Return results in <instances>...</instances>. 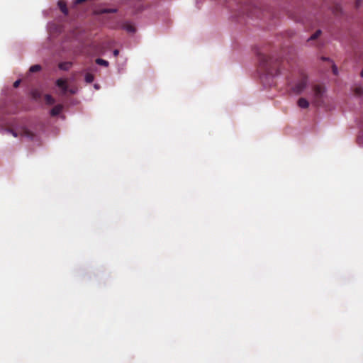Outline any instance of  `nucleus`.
<instances>
[{"mask_svg":"<svg viewBox=\"0 0 363 363\" xmlns=\"http://www.w3.org/2000/svg\"><path fill=\"white\" fill-rule=\"evenodd\" d=\"M113 54L114 57H117L119 54V50L117 49L114 50L113 52Z\"/></svg>","mask_w":363,"mask_h":363,"instance_id":"obj_21","label":"nucleus"},{"mask_svg":"<svg viewBox=\"0 0 363 363\" xmlns=\"http://www.w3.org/2000/svg\"><path fill=\"white\" fill-rule=\"evenodd\" d=\"M279 64L277 58L264 54L259 55V69L267 75H277L279 73Z\"/></svg>","mask_w":363,"mask_h":363,"instance_id":"obj_1","label":"nucleus"},{"mask_svg":"<svg viewBox=\"0 0 363 363\" xmlns=\"http://www.w3.org/2000/svg\"><path fill=\"white\" fill-rule=\"evenodd\" d=\"M62 108V105L60 104L55 106L50 111L51 116H56L59 115L61 113Z\"/></svg>","mask_w":363,"mask_h":363,"instance_id":"obj_5","label":"nucleus"},{"mask_svg":"<svg viewBox=\"0 0 363 363\" xmlns=\"http://www.w3.org/2000/svg\"><path fill=\"white\" fill-rule=\"evenodd\" d=\"M362 0H356L355 4L356 7H359L361 4Z\"/></svg>","mask_w":363,"mask_h":363,"instance_id":"obj_23","label":"nucleus"},{"mask_svg":"<svg viewBox=\"0 0 363 363\" xmlns=\"http://www.w3.org/2000/svg\"><path fill=\"white\" fill-rule=\"evenodd\" d=\"M313 102L315 106H320L323 102V97L325 93V87L323 85L316 84L313 86Z\"/></svg>","mask_w":363,"mask_h":363,"instance_id":"obj_2","label":"nucleus"},{"mask_svg":"<svg viewBox=\"0 0 363 363\" xmlns=\"http://www.w3.org/2000/svg\"><path fill=\"white\" fill-rule=\"evenodd\" d=\"M9 132H10L11 133H12V135H13L14 137H17V135H17V133H16L15 131H13V130H9Z\"/></svg>","mask_w":363,"mask_h":363,"instance_id":"obj_24","label":"nucleus"},{"mask_svg":"<svg viewBox=\"0 0 363 363\" xmlns=\"http://www.w3.org/2000/svg\"><path fill=\"white\" fill-rule=\"evenodd\" d=\"M21 135L30 140H34L35 137V134L28 129L23 130Z\"/></svg>","mask_w":363,"mask_h":363,"instance_id":"obj_8","label":"nucleus"},{"mask_svg":"<svg viewBox=\"0 0 363 363\" xmlns=\"http://www.w3.org/2000/svg\"><path fill=\"white\" fill-rule=\"evenodd\" d=\"M56 85L62 89L64 94L68 91V85L66 79H58L56 81Z\"/></svg>","mask_w":363,"mask_h":363,"instance_id":"obj_4","label":"nucleus"},{"mask_svg":"<svg viewBox=\"0 0 363 363\" xmlns=\"http://www.w3.org/2000/svg\"><path fill=\"white\" fill-rule=\"evenodd\" d=\"M57 5L60 9V11L65 14H68V9L67 8L66 2L63 0H60L57 3Z\"/></svg>","mask_w":363,"mask_h":363,"instance_id":"obj_6","label":"nucleus"},{"mask_svg":"<svg viewBox=\"0 0 363 363\" xmlns=\"http://www.w3.org/2000/svg\"><path fill=\"white\" fill-rule=\"evenodd\" d=\"M333 72L334 74H337V67L335 65H334L333 67Z\"/></svg>","mask_w":363,"mask_h":363,"instance_id":"obj_22","label":"nucleus"},{"mask_svg":"<svg viewBox=\"0 0 363 363\" xmlns=\"http://www.w3.org/2000/svg\"><path fill=\"white\" fill-rule=\"evenodd\" d=\"M44 99L48 105H52L55 102V99L50 94H45Z\"/></svg>","mask_w":363,"mask_h":363,"instance_id":"obj_10","label":"nucleus"},{"mask_svg":"<svg viewBox=\"0 0 363 363\" xmlns=\"http://www.w3.org/2000/svg\"><path fill=\"white\" fill-rule=\"evenodd\" d=\"M58 67L60 69L67 71V70H69L70 69V67H72V62H60L58 65Z\"/></svg>","mask_w":363,"mask_h":363,"instance_id":"obj_9","label":"nucleus"},{"mask_svg":"<svg viewBox=\"0 0 363 363\" xmlns=\"http://www.w3.org/2000/svg\"><path fill=\"white\" fill-rule=\"evenodd\" d=\"M308 78L306 76H302L294 87V91L296 94H301L306 87Z\"/></svg>","mask_w":363,"mask_h":363,"instance_id":"obj_3","label":"nucleus"},{"mask_svg":"<svg viewBox=\"0 0 363 363\" xmlns=\"http://www.w3.org/2000/svg\"><path fill=\"white\" fill-rule=\"evenodd\" d=\"M94 79V76L91 73H86L85 74V81L86 83H91Z\"/></svg>","mask_w":363,"mask_h":363,"instance_id":"obj_15","label":"nucleus"},{"mask_svg":"<svg viewBox=\"0 0 363 363\" xmlns=\"http://www.w3.org/2000/svg\"><path fill=\"white\" fill-rule=\"evenodd\" d=\"M354 94L356 96H360L363 94V89L361 86H357L354 89Z\"/></svg>","mask_w":363,"mask_h":363,"instance_id":"obj_16","label":"nucleus"},{"mask_svg":"<svg viewBox=\"0 0 363 363\" xmlns=\"http://www.w3.org/2000/svg\"><path fill=\"white\" fill-rule=\"evenodd\" d=\"M116 9H100L99 11H97V13L104 14V13H116Z\"/></svg>","mask_w":363,"mask_h":363,"instance_id":"obj_11","label":"nucleus"},{"mask_svg":"<svg viewBox=\"0 0 363 363\" xmlns=\"http://www.w3.org/2000/svg\"><path fill=\"white\" fill-rule=\"evenodd\" d=\"M21 83V80H16L14 83H13V86L15 88H17L18 87L19 84Z\"/></svg>","mask_w":363,"mask_h":363,"instance_id":"obj_19","label":"nucleus"},{"mask_svg":"<svg viewBox=\"0 0 363 363\" xmlns=\"http://www.w3.org/2000/svg\"><path fill=\"white\" fill-rule=\"evenodd\" d=\"M32 95H33V97L36 100L39 99L40 98V93L37 90L33 91L32 92Z\"/></svg>","mask_w":363,"mask_h":363,"instance_id":"obj_18","label":"nucleus"},{"mask_svg":"<svg viewBox=\"0 0 363 363\" xmlns=\"http://www.w3.org/2000/svg\"><path fill=\"white\" fill-rule=\"evenodd\" d=\"M124 28L128 32V33H135V27L130 24V23H125L124 25Z\"/></svg>","mask_w":363,"mask_h":363,"instance_id":"obj_13","label":"nucleus"},{"mask_svg":"<svg viewBox=\"0 0 363 363\" xmlns=\"http://www.w3.org/2000/svg\"><path fill=\"white\" fill-rule=\"evenodd\" d=\"M86 0H75L74 1V5L80 4L83 2H84Z\"/></svg>","mask_w":363,"mask_h":363,"instance_id":"obj_20","label":"nucleus"},{"mask_svg":"<svg viewBox=\"0 0 363 363\" xmlns=\"http://www.w3.org/2000/svg\"><path fill=\"white\" fill-rule=\"evenodd\" d=\"M322 33L320 30H317L308 39V41L317 39Z\"/></svg>","mask_w":363,"mask_h":363,"instance_id":"obj_14","label":"nucleus"},{"mask_svg":"<svg viewBox=\"0 0 363 363\" xmlns=\"http://www.w3.org/2000/svg\"><path fill=\"white\" fill-rule=\"evenodd\" d=\"M96 63L99 65H101V66H104V67H108L109 63L108 61L104 60V59H101V58H97L96 60Z\"/></svg>","mask_w":363,"mask_h":363,"instance_id":"obj_12","label":"nucleus"},{"mask_svg":"<svg viewBox=\"0 0 363 363\" xmlns=\"http://www.w3.org/2000/svg\"><path fill=\"white\" fill-rule=\"evenodd\" d=\"M297 104L301 108H307L309 106V102L305 98H300Z\"/></svg>","mask_w":363,"mask_h":363,"instance_id":"obj_7","label":"nucleus"},{"mask_svg":"<svg viewBox=\"0 0 363 363\" xmlns=\"http://www.w3.org/2000/svg\"><path fill=\"white\" fill-rule=\"evenodd\" d=\"M41 69V66L39 65H35L30 67L29 71L30 72H36Z\"/></svg>","mask_w":363,"mask_h":363,"instance_id":"obj_17","label":"nucleus"}]
</instances>
